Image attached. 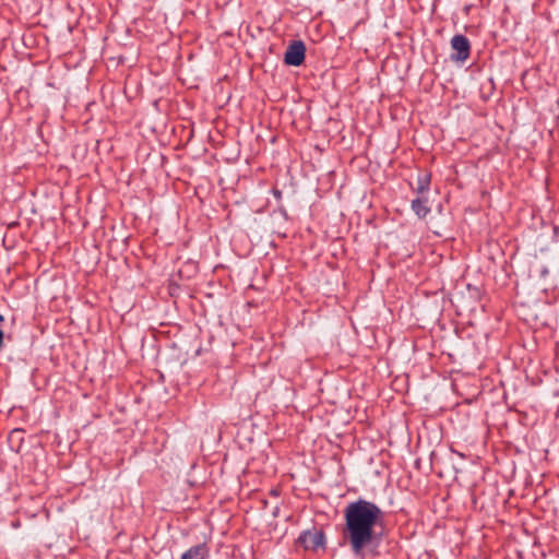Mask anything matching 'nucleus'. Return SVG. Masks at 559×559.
I'll list each match as a JSON object with an SVG mask.
<instances>
[{
	"mask_svg": "<svg viewBox=\"0 0 559 559\" xmlns=\"http://www.w3.org/2000/svg\"><path fill=\"white\" fill-rule=\"evenodd\" d=\"M296 543L307 551L324 550L326 547V537L322 530L312 526L310 530H305L298 536Z\"/></svg>",
	"mask_w": 559,
	"mask_h": 559,
	"instance_id": "f03ea898",
	"label": "nucleus"
},
{
	"mask_svg": "<svg viewBox=\"0 0 559 559\" xmlns=\"http://www.w3.org/2000/svg\"><path fill=\"white\" fill-rule=\"evenodd\" d=\"M273 194L275 198L280 199L282 197V192L280 190H274Z\"/></svg>",
	"mask_w": 559,
	"mask_h": 559,
	"instance_id": "6e6552de",
	"label": "nucleus"
},
{
	"mask_svg": "<svg viewBox=\"0 0 559 559\" xmlns=\"http://www.w3.org/2000/svg\"><path fill=\"white\" fill-rule=\"evenodd\" d=\"M429 186H430V175L429 174L419 175L418 179H417V187H416L415 191L418 194H423L429 190Z\"/></svg>",
	"mask_w": 559,
	"mask_h": 559,
	"instance_id": "0eeeda50",
	"label": "nucleus"
},
{
	"mask_svg": "<svg viewBox=\"0 0 559 559\" xmlns=\"http://www.w3.org/2000/svg\"><path fill=\"white\" fill-rule=\"evenodd\" d=\"M342 538L355 558L379 556L383 538L384 512L374 502L359 498L343 510Z\"/></svg>",
	"mask_w": 559,
	"mask_h": 559,
	"instance_id": "f257e3e1",
	"label": "nucleus"
},
{
	"mask_svg": "<svg viewBox=\"0 0 559 559\" xmlns=\"http://www.w3.org/2000/svg\"><path fill=\"white\" fill-rule=\"evenodd\" d=\"M306 57V46L301 40H293L284 55V62L287 66L299 67Z\"/></svg>",
	"mask_w": 559,
	"mask_h": 559,
	"instance_id": "20e7f679",
	"label": "nucleus"
},
{
	"mask_svg": "<svg viewBox=\"0 0 559 559\" xmlns=\"http://www.w3.org/2000/svg\"><path fill=\"white\" fill-rule=\"evenodd\" d=\"M271 495H273V496H277V495H278V491H277L276 489H273V490H271Z\"/></svg>",
	"mask_w": 559,
	"mask_h": 559,
	"instance_id": "1a4fd4ad",
	"label": "nucleus"
},
{
	"mask_svg": "<svg viewBox=\"0 0 559 559\" xmlns=\"http://www.w3.org/2000/svg\"><path fill=\"white\" fill-rule=\"evenodd\" d=\"M451 48L453 52L451 53V60L455 62H465L471 56V41L469 39L462 35L455 34L451 38Z\"/></svg>",
	"mask_w": 559,
	"mask_h": 559,
	"instance_id": "7ed1b4c3",
	"label": "nucleus"
},
{
	"mask_svg": "<svg viewBox=\"0 0 559 559\" xmlns=\"http://www.w3.org/2000/svg\"><path fill=\"white\" fill-rule=\"evenodd\" d=\"M411 209L419 219L426 218V216L431 211L430 207L428 206V199L420 197L412 201Z\"/></svg>",
	"mask_w": 559,
	"mask_h": 559,
	"instance_id": "423d86ee",
	"label": "nucleus"
},
{
	"mask_svg": "<svg viewBox=\"0 0 559 559\" xmlns=\"http://www.w3.org/2000/svg\"><path fill=\"white\" fill-rule=\"evenodd\" d=\"M210 556V548L206 543H201L190 547L186 550L180 559H207Z\"/></svg>",
	"mask_w": 559,
	"mask_h": 559,
	"instance_id": "39448f33",
	"label": "nucleus"
}]
</instances>
